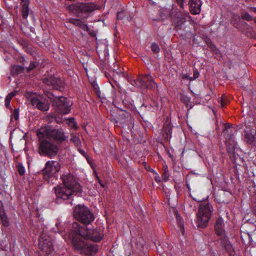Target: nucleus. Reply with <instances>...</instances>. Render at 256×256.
<instances>
[{
    "label": "nucleus",
    "instance_id": "1",
    "mask_svg": "<svg viewBox=\"0 0 256 256\" xmlns=\"http://www.w3.org/2000/svg\"><path fill=\"white\" fill-rule=\"evenodd\" d=\"M104 237L103 231L100 228L82 226L78 222L72 224L69 232V238L74 250L85 256H94L98 249V244L88 243L86 240L98 242Z\"/></svg>",
    "mask_w": 256,
    "mask_h": 256
},
{
    "label": "nucleus",
    "instance_id": "2",
    "mask_svg": "<svg viewBox=\"0 0 256 256\" xmlns=\"http://www.w3.org/2000/svg\"><path fill=\"white\" fill-rule=\"evenodd\" d=\"M38 138V154L43 156L52 158L57 156L59 150V145L52 138L45 136L44 133L41 130L36 132Z\"/></svg>",
    "mask_w": 256,
    "mask_h": 256
},
{
    "label": "nucleus",
    "instance_id": "3",
    "mask_svg": "<svg viewBox=\"0 0 256 256\" xmlns=\"http://www.w3.org/2000/svg\"><path fill=\"white\" fill-rule=\"evenodd\" d=\"M98 6L92 2H76L69 6L70 10L78 17L87 18L90 14L98 8Z\"/></svg>",
    "mask_w": 256,
    "mask_h": 256
},
{
    "label": "nucleus",
    "instance_id": "4",
    "mask_svg": "<svg viewBox=\"0 0 256 256\" xmlns=\"http://www.w3.org/2000/svg\"><path fill=\"white\" fill-rule=\"evenodd\" d=\"M60 168V163L55 160H49L42 170L44 180L48 183L54 184L56 180L57 173Z\"/></svg>",
    "mask_w": 256,
    "mask_h": 256
},
{
    "label": "nucleus",
    "instance_id": "5",
    "mask_svg": "<svg viewBox=\"0 0 256 256\" xmlns=\"http://www.w3.org/2000/svg\"><path fill=\"white\" fill-rule=\"evenodd\" d=\"M74 218L85 226L90 224L94 220L93 213L84 205H78L74 207L73 212Z\"/></svg>",
    "mask_w": 256,
    "mask_h": 256
},
{
    "label": "nucleus",
    "instance_id": "6",
    "mask_svg": "<svg viewBox=\"0 0 256 256\" xmlns=\"http://www.w3.org/2000/svg\"><path fill=\"white\" fill-rule=\"evenodd\" d=\"M212 208L208 203H202L200 205L196 220L198 227L204 228L207 226L212 214Z\"/></svg>",
    "mask_w": 256,
    "mask_h": 256
},
{
    "label": "nucleus",
    "instance_id": "7",
    "mask_svg": "<svg viewBox=\"0 0 256 256\" xmlns=\"http://www.w3.org/2000/svg\"><path fill=\"white\" fill-rule=\"evenodd\" d=\"M132 84L136 86L151 90H154L157 86V84L152 76L148 74L139 75Z\"/></svg>",
    "mask_w": 256,
    "mask_h": 256
},
{
    "label": "nucleus",
    "instance_id": "8",
    "mask_svg": "<svg viewBox=\"0 0 256 256\" xmlns=\"http://www.w3.org/2000/svg\"><path fill=\"white\" fill-rule=\"evenodd\" d=\"M52 238L48 232L43 231L39 238L38 248L47 254L52 253L54 250Z\"/></svg>",
    "mask_w": 256,
    "mask_h": 256
},
{
    "label": "nucleus",
    "instance_id": "9",
    "mask_svg": "<svg viewBox=\"0 0 256 256\" xmlns=\"http://www.w3.org/2000/svg\"><path fill=\"white\" fill-rule=\"evenodd\" d=\"M45 136L54 140L58 145L66 140L64 130L62 128H46L42 132Z\"/></svg>",
    "mask_w": 256,
    "mask_h": 256
},
{
    "label": "nucleus",
    "instance_id": "10",
    "mask_svg": "<svg viewBox=\"0 0 256 256\" xmlns=\"http://www.w3.org/2000/svg\"><path fill=\"white\" fill-rule=\"evenodd\" d=\"M52 105L56 107V111L62 114H68L70 111L71 105L68 100L64 97L56 98L52 101Z\"/></svg>",
    "mask_w": 256,
    "mask_h": 256
},
{
    "label": "nucleus",
    "instance_id": "11",
    "mask_svg": "<svg viewBox=\"0 0 256 256\" xmlns=\"http://www.w3.org/2000/svg\"><path fill=\"white\" fill-rule=\"evenodd\" d=\"M64 186L72 190L76 193H82V189L79 184L76 181L74 176L71 174L63 175L61 176Z\"/></svg>",
    "mask_w": 256,
    "mask_h": 256
},
{
    "label": "nucleus",
    "instance_id": "12",
    "mask_svg": "<svg viewBox=\"0 0 256 256\" xmlns=\"http://www.w3.org/2000/svg\"><path fill=\"white\" fill-rule=\"evenodd\" d=\"M56 196V200H66L70 199L72 194H76V192H74L70 188L64 186H57L54 188Z\"/></svg>",
    "mask_w": 256,
    "mask_h": 256
},
{
    "label": "nucleus",
    "instance_id": "13",
    "mask_svg": "<svg viewBox=\"0 0 256 256\" xmlns=\"http://www.w3.org/2000/svg\"><path fill=\"white\" fill-rule=\"evenodd\" d=\"M42 80L44 84L56 90H61L64 86V83L60 78L53 76H45L42 78Z\"/></svg>",
    "mask_w": 256,
    "mask_h": 256
},
{
    "label": "nucleus",
    "instance_id": "14",
    "mask_svg": "<svg viewBox=\"0 0 256 256\" xmlns=\"http://www.w3.org/2000/svg\"><path fill=\"white\" fill-rule=\"evenodd\" d=\"M225 144L226 147L227 152L230 158L233 162H235L237 157L235 153L236 142L234 140V138L225 140Z\"/></svg>",
    "mask_w": 256,
    "mask_h": 256
},
{
    "label": "nucleus",
    "instance_id": "15",
    "mask_svg": "<svg viewBox=\"0 0 256 256\" xmlns=\"http://www.w3.org/2000/svg\"><path fill=\"white\" fill-rule=\"evenodd\" d=\"M161 132L164 140L168 142L171 138L172 126L170 120L168 118H167L164 122Z\"/></svg>",
    "mask_w": 256,
    "mask_h": 256
},
{
    "label": "nucleus",
    "instance_id": "16",
    "mask_svg": "<svg viewBox=\"0 0 256 256\" xmlns=\"http://www.w3.org/2000/svg\"><path fill=\"white\" fill-rule=\"evenodd\" d=\"M31 104L39 110L46 112L49 110V104L41 101L36 97H33L30 98Z\"/></svg>",
    "mask_w": 256,
    "mask_h": 256
},
{
    "label": "nucleus",
    "instance_id": "17",
    "mask_svg": "<svg viewBox=\"0 0 256 256\" xmlns=\"http://www.w3.org/2000/svg\"><path fill=\"white\" fill-rule=\"evenodd\" d=\"M188 4L190 11L191 14H197L200 13L202 5L200 0H190Z\"/></svg>",
    "mask_w": 256,
    "mask_h": 256
},
{
    "label": "nucleus",
    "instance_id": "18",
    "mask_svg": "<svg viewBox=\"0 0 256 256\" xmlns=\"http://www.w3.org/2000/svg\"><path fill=\"white\" fill-rule=\"evenodd\" d=\"M224 222L222 218L219 217L216 221L214 226L215 233L218 236H222L225 234L224 230Z\"/></svg>",
    "mask_w": 256,
    "mask_h": 256
},
{
    "label": "nucleus",
    "instance_id": "19",
    "mask_svg": "<svg viewBox=\"0 0 256 256\" xmlns=\"http://www.w3.org/2000/svg\"><path fill=\"white\" fill-rule=\"evenodd\" d=\"M222 133L225 140L230 139L234 138V134L236 130L232 126V124H230L228 123L224 124Z\"/></svg>",
    "mask_w": 256,
    "mask_h": 256
},
{
    "label": "nucleus",
    "instance_id": "20",
    "mask_svg": "<svg viewBox=\"0 0 256 256\" xmlns=\"http://www.w3.org/2000/svg\"><path fill=\"white\" fill-rule=\"evenodd\" d=\"M220 236V240L222 246L230 256H232L233 254V248L230 244L228 238L226 236L225 234Z\"/></svg>",
    "mask_w": 256,
    "mask_h": 256
},
{
    "label": "nucleus",
    "instance_id": "21",
    "mask_svg": "<svg viewBox=\"0 0 256 256\" xmlns=\"http://www.w3.org/2000/svg\"><path fill=\"white\" fill-rule=\"evenodd\" d=\"M169 14L172 18H176V20L185 17L190 18L188 12H184L174 8L170 10Z\"/></svg>",
    "mask_w": 256,
    "mask_h": 256
},
{
    "label": "nucleus",
    "instance_id": "22",
    "mask_svg": "<svg viewBox=\"0 0 256 256\" xmlns=\"http://www.w3.org/2000/svg\"><path fill=\"white\" fill-rule=\"evenodd\" d=\"M188 17L183 18L180 19H177L176 20H174L173 25L174 26V30L178 31V30H184V23Z\"/></svg>",
    "mask_w": 256,
    "mask_h": 256
},
{
    "label": "nucleus",
    "instance_id": "23",
    "mask_svg": "<svg viewBox=\"0 0 256 256\" xmlns=\"http://www.w3.org/2000/svg\"><path fill=\"white\" fill-rule=\"evenodd\" d=\"M22 1V14L23 18L26 19L27 18L28 15V6H29V1L28 0H21Z\"/></svg>",
    "mask_w": 256,
    "mask_h": 256
},
{
    "label": "nucleus",
    "instance_id": "24",
    "mask_svg": "<svg viewBox=\"0 0 256 256\" xmlns=\"http://www.w3.org/2000/svg\"><path fill=\"white\" fill-rule=\"evenodd\" d=\"M244 140L250 145H254L256 142V137L252 133L246 132L244 134Z\"/></svg>",
    "mask_w": 256,
    "mask_h": 256
},
{
    "label": "nucleus",
    "instance_id": "25",
    "mask_svg": "<svg viewBox=\"0 0 256 256\" xmlns=\"http://www.w3.org/2000/svg\"><path fill=\"white\" fill-rule=\"evenodd\" d=\"M24 68L18 65H14L11 66V74L12 76H18L19 74L24 73Z\"/></svg>",
    "mask_w": 256,
    "mask_h": 256
},
{
    "label": "nucleus",
    "instance_id": "26",
    "mask_svg": "<svg viewBox=\"0 0 256 256\" xmlns=\"http://www.w3.org/2000/svg\"><path fill=\"white\" fill-rule=\"evenodd\" d=\"M0 219L1 224L4 226H8L10 224L9 220L4 211H0Z\"/></svg>",
    "mask_w": 256,
    "mask_h": 256
},
{
    "label": "nucleus",
    "instance_id": "27",
    "mask_svg": "<svg viewBox=\"0 0 256 256\" xmlns=\"http://www.w3.org/2000/svg\"><path fill=\"white\" fill-rule=\"evenodd\" d=\"M70 136L71 138L70 139V141L71 142H72L76 147H80L81 146V142L80 141L79 137L74 133H72Z\"/></svg>",
    "mask_w": 256,
    "mask_h": 256
},
{
    "label": "nucleus",
    "instance_id": "28",
    "mask_svg": "<svg viewBox=\"0 0 256 256\" xmlns=\"http://www.w3.org/2000/svg\"><path fill=\"white\" fill-rule=\"evenodd\" d=\"M240 20V16H233L231 20L230 24L236 28L239 29L238 21Z\"/></svg>",
    "mask_w": 256,
    "mask_h": 256
},
{
    "label": "nucleus",
    "instance_id": "29",
    "mask_svg": "<svg viewBox=\"0 0 256 256\" xmlns=\"http://www.w3.org/2000/svg\"><path fill=\"white\" fill-rule=\"evenodd\" d=\"M229 103V100L228 98V97L225 95L224 94L220 98V104L221 107L224 108L227 106Z\"/></svg>",
    "mask_w": 256,
    "mask_h": 256
},
{
    "label": "nucleus",
    "instance_id": "30",
    "mask_svg": "<svg viewBox=\"0 0 256 256\" xmlns=\"http://www.w3.org/2000/svg\"><path fill=\"white\" fill-rule=\"evenodd\" d=\"M38 65L36 62H32L30 63L29 66L26 68V72L30 73L32 70H34Z\"/></svg>",
    "mask_w": 256,
    "mask_h": 256
},
{
    "label": "nucleus",
    "instance_id": "31",
    "mask_svg": "<svg viewBox=\"0 0 256 256\" xmlns=\"http://www.w3.org/2000/svg\"><path fill=\"white\" fill-rule=\"evenodd\" d=\"M18 172L20 175L23 176L24 174L25 170L22 164L18 163L16 166Z\"/></svg>",
    "mask_w": 256,
    "mask_h": 256
},
{
    "label": "nucleus",
    "instance_id": "32",
    "mask_svg": "<svg viewBox=\"0 0 256 256\" xmlns=\"http://www.w3.org/2000/svg\"><path fill=\"white\" fill-rule=\"evenodd\" d=\"M241 16L243 20L247 21H250L253 20V18L247 12H244L242 13Z\"/></svg>",
    "mask_w": 256,
    "mask_h": 256
},
{
    "label": "nucleus",
    "instance_id": "33",
    "mask_svg": "<svg viewBox=\"0 0 256 256\" xmlns=\"http://www.w3.org/2000/svg\"><path fill=\"white\" fill-rule=\"evenodd\" d=\"M151 50L154 54H158L160 51V48L159 46L156 43H152L151 44Z\"/></svg>",
    "mask_w": 256,
    "mask_h": 256
},
{
    "label": "nucleus",
    "instance_id": "34",
    "mask_svg": "<svg viewBox=\"0 0 256 256\" xmlns=\"http://www.w3.org/2000/svg\"><path fill=\"white\" fill-rule=\"evenodd\" d=\"M70 22L71 24H73L75 25L76 26L80 27V24H82V22L78 20V19H75V18H72L70 19Z\"/></svg>",
    "mask_w": 256,
    "mask_h": 256
},
{
    "label": "nucleus",
    "instance_id": "35",
    "mask_svg": "<svg viewBox=\"0 0 256 256\" xmlns=\"http://www.w3.org/2000/svg\"><path fill=\"white\" fill-rule=\"evenodd\" d=\"M162 178L164 180L166 181L168 180L169 178V174H168V168H166L164 170V172L162 175Z\"/></svg>",
    "mask_w": 256,
    "mask_h": 256
},
{
    "label": "nucleus",
    "instance_id": "36",
    "mask_svg": "<svg viewBox=\"0 0 256 256\" xmlns=\"http://www.w3.org/2000/svg\"><path fill=\"white\" fill-rule=\"evenodd\" d=\"M17 91H14L8 94L6 98V100L10 101L12 98L16 95Z\"/></svg>",
    "mask_w": 256,
    "mask_h": 256
},
{
    "label": "nucleus",
    "instance_id": "37",
    "mask_svg": "<svg viewBox=\"0 0 256 256\" xmlns=\"http://www.w3.org/2000/svg\"><path fill=\"white\" fill-rule=\"evenodd\" d=\"M126 16V12L122 10L117 13V18L118 20H123Z\"/></svg>",
    "mask_w": 256,
    "mask_h": 256
},
{
    "label": "nucleus",
    "instance_id": "38",
    "mask_svg": "<svg viewBox=\"0 0 256 256\" xmlns=\"http://www.w3.org/2000/svg\"><path fill=\"white\" fill-rule=\"evenodd\" d=\"M199 76V72H198V71L197 70H195L194 71V76L192 78V77H190L189 78V80H192L196 78H198Z\"/></svg>",
    "mask_w": 256,
    "mask_h": 256
},
{
    "label": "nucleus",
    "instance_id": "39",
    "mask_svg": "<svg viewBox=\"0 0 256 256\" xmlns=\"http://www.w3.org/2000/svg\"><path fill=\"white\" fill-rule=\"evenodd\" d=\"M79 28H80L84 31H89V28L88 27V26L86 24L83 23L82 22L80 24Z\"/></svg>",
    "mask_w": 256,
    "mask_h": 256
},
{
    "label": "nucleus",
    "instance_id": "40",
    "mask_svg": "<svg viewBox=\"0 0 256 256\" xmlns=\"http://www.w3.org/2000/svg\"><path fill=\"white\" fill-rule=\"evenodd\" d=\"M44 93L46 96L50 99L52 100L54 97V95L52 94L49 91H44Z\"/></svg>",
    "mask_w": 256,
    "mask_h": 256
},
{
    "label": "nucleus",
    "instance_id": "41",
    "mask_svg": "<svg viewBox=\"0 0 256 256\" xmlns=\"http://www.w3.org/2000/svg\"><path fill=\"white\" fill-rule=\"evenodd\" d=\"M13 116L15 120H18V112L16 110H14L13 112Z\"/></svg>",
    "mask_w": 256,
    "mask_h": 256
},
{
    "label": "nucleus",
    "instance_id": "42",
    "mask_svg": "<svg viewBox=\"0 0 256 256\" xmlns=\"http://www.w3.org/2000/svg\"><path fill=\"white\" fill-rule=\"evenodd\" d=\"M88 32V34L92 36V37H94L96 36V32L93 30H90L89 28V31H87Z\"/></svg>",
    "mask_w": 256,
    "mask_h": 256
},
{
    "label": "nucleus",
    "instance_id": "43",
    "mask_svg": "<svg viewBox=\"0 0 256 256\" xmlns=\"http://www.w3.org/2000/svg\"><path fill=\"white\" fill-rule=\"evenodd\" d=\"M178 4L180 5V7L182 8H184L183 2L184 0H176Z\"/></svg>",
    "mask_w": 256,
    "mask_h": 256
},
{
    "label": "nucleus",
    "instance_id": "44",
    "mask_svg": "<svg viewBox=\"0 0 256 256\" xmlns=\"http://www.w3.org/2000/svg\"><path fill=\"white\" fill-rule=\"evenodd\" d=\"M10 101L5 100V106L7 108L10 106Z\"/></svg>",
    "mask_w": 256,
    "mask_h": 256
},
{
    "label": "nucleus",
    "instance_id": "45",
    "mask_svg": "<svg viewBox=\"0 0 256 256\" xmlns=\"http://www.w3.org/2000/svg\"><path fill=\"white\" fill-rule=\"evenodd\" d=\"M78 151L84 156H86V152L84 150H82L80 148H78Z\"/></svg>",
    "mask_w": 256,
    "mask_h": 256
},
{
    "label": "nucleus",
    "instance_id": "46",
    "mask_svg": "<svg viewBox=\"0 0 256 256\" xmlns=\"http://www.w3.org/2000/svg\"><path fill=\"white\" fill-rule=\"evenodd\" d=\"M19 61H20V62L22 63V64L24 65V62L25 61V59H24V57H22V56L20 57L19 58Z\"/></svg>",
    "mask_w": 256,
    "mask_h": 256
},
{
    "label": "nucleus",
    "instance_id": "47",
    "mask_svg": "<svg viewBox=\"0 0 256 256\" xmlns=\"http://www.w3.org/2000/svg\"><path fill=\"white\" fill-rule=\"evenodd\" d=\"M0 211H4L3 209V204L1 200H0Z\"/></svg>",
    "mask_w": 256,
    "mask_h": 256
},
{
    "label": "nucleus",
    "instance_id": "48",
    "mask_svg": "<svg viewBox=\"0 0 256 256\" xmlns=\"http://www.w3.org/2000/svg\"><path fill=\"white\" fill-rule=\"evenodd\" d=\"M155 180H156L157 182H160V177H158V178H157V177H156V178H155Z\"/></svg>",
    "mask_w": 256,
    "mask_h": 256
},
{
    "label": "nucleus",
    "instance_id": "49",
    "mask_svg": "<svg viewBox=\"0 0 256 256\" xmlns=\"http://www.w3.org/2000/svg\"><path fill=\"white\" fill-rule=\"evenodd\" d=\"M162 14H163V13L160 14V16H161L162 18H163L164 16Z\"/></svg>",
    "mask_w": 256,
    "mask_h": 256
},
{
    "label": "nucleus",
    "instance_id": "50",
    "mask_svg": "<svg viewBox=\"0 0 256 256\" xmlns=\"http://www.w3.org/2000/svg\"><path fill=\"white\" fill-rule=\"evenodd\" d=\"M101 186H102V187H104V186L103 185V184L102 183H101L100 182Z\"/></svg>",
    "mask_w": 256,
    "mask_h": 256
},
{
    "label": "nucleus",
    "instance_id": "51",
    "mask_svg": "<svg viewBox=\"0 0 256 256\" xmlns=\"http://www.w3.org/2000/svg\"><path fill=\"white\" fill-rule=\"evenodd\" d=\"M253 20H254V22L256 24V19L253 18Z\"/></svg>",
    "mask_w": 256,
    "mask_h": 256
},
{
    "label": "nucleus",
    "instance_id": "52",
    "mask_svg": "<svg viewBox=\"0 0 256 256\" xmlns=\"http://www.w3.org/2000/svg\"><path fill=\"white\" fill-rule=\"evenodd\" d=\"M244 24V25H246V26H248V24H247L246 22H245V23Z\"/></svg>",
    "mask_w": 256,
    "mask_h": 256
},
{
    "label": "nucleus",
    "instance_id": "53",
    "mask_svg": "<svg viewBox=\"0 0 256 256\" xmlns=\"http://www.w3.org/2000/svg\"><path fill=\"white\" fill-rule=\"evenodd\" d=\"M188 76H186L184 77V78H188Z\"/></svg>",
    "mask_w": 256,
    "mask_h": 256
},
{
    "label": "nucleus",
    "instance_id": "54",
    "mask_svg": "<svg viewBox=\"0 0 256 256\" xmlns=\"http://www.w3.org/2000/svg\"><path fill=\"white\" fill-rule=\"evenodd\" d=\"M74 120V118H71L70 120Z\"/></svg>",
    "mask_w": 256,
    "mask_h": 256
},
{
    "label": "nucleus",
    "instance_id": "55",
    "mask_svg": "<svg viewBox=\"0 0 256 256\" xmlns=\"http://www.w3.org/2000/svg\"><path fill=\"white\" fill-rule=\"evenodd\" d=\"M164 12H168V11H166V10H164Z\"/></svg>",
    "mask_w": 256,
    "mask_h": 256
}]
</instances>
